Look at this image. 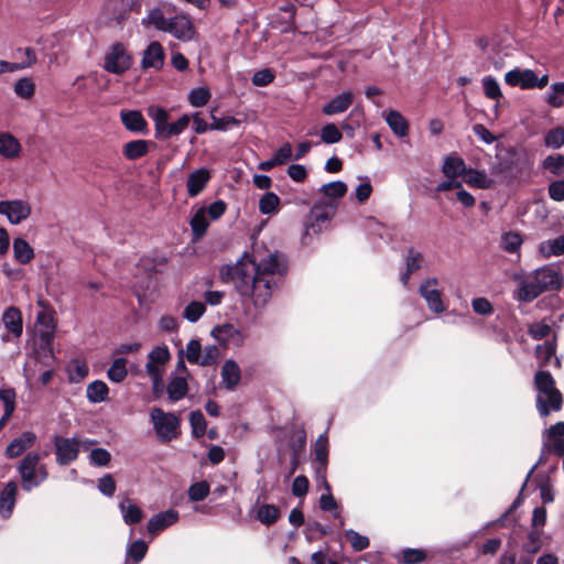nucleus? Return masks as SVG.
Here are the masks:
<instances>
[{"label":"nucleus","instance_id":"obj_56","mask_svg":"<svg viewBox=\"0 0 564 564\" xmlns=\"http://www.w3.org/2000/svg\"><path fill=\"white\" fill-rule=\"evenodd\" d=\"M210 99V93L205 87H198L189 93L188 100L194 107L205 106Z\"/></svg>","mask_w":564,"mask_h":564},{"label":"nucleus","instance_id":"obj_52","mask_svg":"<svg viewBox=\"0 0 564 564\" xmlns=\"http://www.w3.org/2000/svg\"><path fill=\"white\" fill-rule=\"evenodd\" d=\"M347 185L341 181H335L324 184L321 187V192L330 198L343 197L347 193Z\"/></svg>","mask_w":564,"mask_h":564},{"label":"nucleus","instance_id":"obj_21","mask_svg":"<svg viewBox=\"0 0 564 564\" xmlns=\"http://www.w3.org/2000/svg\"><path fill=\"white\" fill-rule=\"evenodd\" d=\"M120 118L127 130L132 132H144L147 130V121L142 113L138 110H123Z\"/></svg>","mask_w":564,"mask_h":564},{"label":"nucleus","instance_id":"obj_55","mask_svg":"<svg viewBox=\"0 0 564 564\" xmlns=\"http://www.w3.org/2000/svg\"><path fill=\"white\" fill-rule=\"evenodd\" d=\"M345 536L355 551H362L369 546V539L354 530L345 531Z\"/></svg>","mask_w":564,"mask_h":564},{"label":"nucleus","instance_id":"obj_26","mask_svg":"<svg viewBox=\"0 0 564 564\" xmlns=\"http://www.w3.org/2000/svg\"><path fill=\"white\" fill-rule=\"evenodd\" d=\"M466 170V164L459 156H447L442 166V171L447 178H455L459 175H464Z\"/></svg>","mask_w":564,"mask_h":564},{"label":"nucleus","instance_id":"obj_18","mask_svg":"<svg viewBox=\"0 0 564 564\" xmlns=\"http://www.w3.org/2000/svg\"><path fill=\"white\" fill-rule=\"evenodd\" d=\"M4 327L13 337L18 338L23 332V322L21 312L17 307L7 308L1 318Z\"/></svg>","mask_w":564,"mask_h":564},{"label":"nucleus","instance_id":"obj_9","mask_svg":"<svg viewBox=\"0 0 564 564\" xmlns=\"http://www.w3.org/2000/svg\"><path fill=\"white\" fill-rule=\"evenodd\" d=\"M165 32L172 34L175 39L188 42L195 39L196 30L188 15L184 13L169 18Z\"/></svg>","mask_w":564,"mask_h":564},{"label":"nucleus","instance_id":"obj_19","mask_svg":"<svg viewBox=\"0 0 564 564\" xmlns=\"http://www.w3.org/2000/svg\"><path fill=\"white\" fill-rule=\"evenodd\" d=\"M316 460L319 464L317 468V474L321 476L322 482L325 486L326 490L329 491V486L325 478L326 465H327V436L322 434L315 442L314 445Z\"/></svg>","mask_w":564,"mask_h":564},{"label":"nucleus","instance_id":"obj_27","mask_svg":"<svg viewBox=\"0 0 564 564\" xmlns=\"http://www.w3.org/2000/svg\"><path fill=\"white\" fill-rule=\"evenodd\" d=\"M149 152V141L134 140L127 142L122 148V153L128 160H138Z\"/></svg>","mask_w":564,"mask_h":564},{"label":"nucleus","instance_id":"obj_45","mask_svg":"<svg viewBox=\"0 0 564 564\" xmlns=\"http://www.w3.org/2000/svg\"><path fill=\"white\" fill-rule=\"evenodd\" d=\"M430 285L431 281L425 280V302L433 312L441 313L444 311L441 293L436 290L429 291L427 288Z\"/></svg>","mask_w":564,"mask_h":564},{"label":"nucleus","instance_id":"obj_4","mask_svg":"<svg viewBox=\"0 0 564 564\" xmlns=\"http://www.w3.org/2000/svg\"><path fill=\"white\" fill-rule=\"evenodd\" d=\"M43 455L31 452L28 453L19 463L18 473L22 480L24 490L30 491L32 488L40 486L48 477L47 468L41 464Z\"/></svg>","mask_w":564,"mask_h":564},{"label":"nucleus","instance_id":"obj_32","mask_svg":"<svg viewBox=\"0 0 564 564\" xmlns=\"http://www.w3.org/2000/svg\"><path fill=\"white\" fill-rule=\"evenodd\" d=\"M523 240L519 232L507 231L501 235L500 247L502 250L509 253L519 252Z\"/></svg>","mask_w":564,"mask_h":564},{"label":"nucleus","instance_id":"obj_57","mask_svg":"<svg viewBox=\"0 0 564 564\" xmlns=\"http://www.w3.org/2000/svg\"><path fill=\"white\" fill-rule=\"evenodd\" d=\"M551 333V326L542 322L532 323L528 327V334L535 340H541L547 337Z\"/></svg>","mask_w":564,"mask_h":564},{"label":"nucleus","instance_id":"obj_47","mask_svg":"<svg viewBox=\"0 0 564 564\" xmlns=\"http://www.w3.org/2000/svg\"><path fill=\"white\" fill-rule=\"evenodd\" d=\"M538 488L543 503H551L554 500V490L551 484V479L547 476L539 475L536 477Z\"/></svg>","mask_w":564,"mask_h":564},{"label":"nucleus","instance_id":"obj_54","mask_svg":"<svg viewBox=\"0 0 564 564\" xmlns=\"http://www.w3.org/2000/svg\"><path fill=\"white\" fill-rule=\"evenodd\" d=\"M343 134L334 123H327L321 130V139L324 143L332 144L341 140Z\"/></svg>","mask_w":564,"mask_h":564},{"label":"nucleus","instance_id":"obj_7","mask_svg":"<svg viewBox=\"0 0 564 564\" xmlns=\"http://www.w3.org/2000/svg\"><path fill=\"white\" fill-rule=\"evenodd\" d=\"M132 65V58L121 43H116L105 54L104 68L112 74H123Z\"/></svg>","mask_w":564,"mask_h":564},{"label":"nucleus","instance_id":"obj_44","mask_svg":"<svg viewBox=\"0 0 564 564\" xmlns=\"http://www.w3.org/2000/svg\"><path fill=\"white\" fill-rule=\"evenodd\" d=\"M542 167L553 175H561L564 173V155H547L542 161Z\"/></svg>","mask_w":564,"mask_h":564},{"label":"nucleus","instance_id":"obj_43","mask_svg":"<svg viewBox=\"0 0 564 564\" xmlns=\"http://www.w3.org/2000/svg\"><path fill=\"white\" fill-rule=\"evenodd\" d=\"M14 93L23 99H31L35 93V84L31 78L23 77L15 82Z\"/></svg>","mask_w":564,"mask_h":564},{"label":"nucleus","instance_id":"obj_39","mask_svg":"<svg viewBox=\"0 0 564 564\" xmlns=\"http://www.w3.org/2000/svg\"><path fill=\"white\" fill-rule=\"evenodd\" d=\"M36 322L42 326V329L39 332V338L44 339L45 336H47L50 339H53L55 325L51 314L46 311L39 312L36 315Z\"/></svg>","mask_w":564,"mask_h":564},{"label":"nucleus","instance_id":"obj_60","mask_svg":"<svg viewBox=\"0 0 564 564\" xmlns=\"http://www.w3.org/2000/svg\"><path fill=\"white\" fill-rule=\"evenodd\" d=\"M189 422L195 436H202L206 431V421L200 411H193L189 415Z\"/></svg>","mask_w":564,"mask_h":564},{"label":"nucleus","instance_id":"obj_1","mask_svg":"<svg viewBox=\"0 0 564 564\" xmlns=\"http://www.w3.org/2000/svg\"><path fill=\"white\" fill-rule=\"evenodd\" d=\"M281 272L279 254L273 252L260 259L245 256L237 263L223 267L220 278L231 281L243 301L256 308H263L278 288L276 276Z\"/></svg>","mask_w":564,"mask_h":564},{"label":"nucleus","instance_id":"obj_61","mask_svg":"<svg viewBox=\"0 0 564 564\" xmlns=\"http://www.w3.org/2000/svg\"><path fill=\"white\" fill-rule=\"evenodd\" d=\"M202 346L196 339H192L186 346V359L191 364L200 365Z\"/></svg>","mask_w":564,"mask_h":564},{"label":"nucleus","instance_id":"obj_11","mask_svg":"<svg viewBox=\"0 0 564 564\" xmlns=\"http://www.w3.org/2000/svg\"><path fill=\"white\" fill-rule=\"evenodd\" d=\"M165 53L163 46L154 41L143 52L141 65L143 68L161 69L164 65Z\"/></svg>","mask_w":564,"mask_h":564},{"label":"nucleus","instance_id":"obj_38","mask_svg":"<svg viewBox=\"0 0 564 564\" xmlns=\"http://www.w3.org/2000/svg\"><path fill=\"white\" fill-rule=\"evenodd\" d=\"M543 143L546 148L557 150L564 145V128L557 126L550 129L543 138Z\"/></svg>","mask_w":564,"mask_h":564},{"label":"nucleus","instance_id":"obj_46","mask_svg":"<svg viewBox=\"0 0 564 564\" xmlns=\"http://www.w3.org/2000/svg\"><path fill=\"white\" fill-rule=\"evenodd\" d=\"M481 84H482V88H484V94L487 98L492 99V100H498L499 98L502 97V93H501L499 83L497 82V79L495 77H492L490 75L485 76L481 79Z\"/></svg>","mask_w":564,"mask_h":564},{"label":"nucleus","instance_id":"obj_14","mask_svg":"<svg viewBox=\"0 0 564 564\" xmlns=\"http://www.w3.org/2000/svg\"><path fill=\"white\" fill-rule=\"evenodd\" d=\"M178 520V513L175 510H167L153 516L147 525L148 532L152 535L171 527Z\"/></svg>","mask_w":564,"mask_h":564},{"label":"nucleus","instance_id":"obj_31","mask_svg":"<svg viewBox=\"0 0 564 564\" xmlns=\"http://www.w3.org/2000/svg\"><path fill=\"white\" fill-rule=\"evenodd\" d=\"M109 389L107 384L101 380L93 381L88 384L86 394L90 402L99 403L104 402L108 398Z\"/></svg>","mask_w":564,"mask_h":564},{"label":"nucleus","instance_id":"obj_6","mask_svg":"<svg viewBox=\"0 0 564 564\" xmlns=\"http://www.w3.org/2000/svg\"><path fill=\"white\" fill-rule=\"evenodd\" d=\"M0 215L11 225H20L31 217L32 204L22 198L0 200Z\"/></svg>","mask_w":564,"mask_h":564},{"label":"nucleus","instance_id":"obj_23","mask_svg":"<svg viewBox=\"0 0 564 564\" xmlns=\"http://www.w3.org/2000/svg\"><path fill=\"white\" fill-rule=\"evenodd\" d=\"M35 359L44 367H53L55 364V356L53 350V339L45 336L44 339H40L39 347L34 351Z\"/></svg>","mask_w":564,"mask_h":564},{"label":"nucleus","instance_id":"obj_51","mask_svg":"<svg viewBox=\"0 0 564 564\" xmlns=\"http://www.w3.org/2000/svg\"><path fill=\"white\" fill-rule=\"evenodd\" d=\"M280 198L272 192L265 193L259 200V209L262 214H271L276 212Z\"/></svg>","mask_w":564,"mask_h":564},{"label":"nucleus","instance_id":"obj_28","mask_svg":"<svg viewBox=\"0 0 564 564\" xmlns=\"http://www.w3.org/2000/svg\"><path fill=\"white\" fill-rule=\"evenodd\" d=\"M539 252L544 258L564 254V236L543 241L539 246Z\"/></svg>","mask_w":564,"mask_h":564},{"label":"nucleus","instance_id":"obj_62","mask_svg":"<svg viewBox=\"0 0 564 564\" xmlns=\"http://www.w3.org/2000/svg\"><path fill=\"white\" fill-rule=\"evenodd\" d=\"M148 545L144 541H134L128 549V556L134 562H140L147 554Z\"/></svg>","mask_w":564,"mask_h":564},{"label":"nucleus","instance_id":"obj_25","mask_svg":"<svg viewBox=\"0 0 564 564\" xmlns=\"http://www.w3.org/2000/svg\"><path fill=\"white\" fill-rule=\"evenodd\" d=\"M21 144L10 133L0 134V154L6 159H14L20 154Z\"/></svg>","mask_w":564,"mask_h":564},{"label":"nucleus","instance_id":"obj_42","mask_svg":"<svg viewBox=\"0 0 564 564\" xmlns=\"http://www.w3.org/2000/svg\"><path fill=\"white\" fill-rule=\"evenodd\" d=\"M280 517L279 509L273 505H262L257 511V519L265 524H273Z\"/></svg>","mask_w":564,"mask_h":564},{"label":"nucleus","instance_id":"obj_2","mask_svg":"<svg viewBox=\"0 0 564 564\" xmlns=\"http://www.w3.org/2000/svg\"><path fill=\"white\" fill-rule=\"evenodd\" d=\"M563 278L553 264L535 269L530 276L521 281L516 299L520 302H531L547 291L561 289Z\"/></svg>","mask_w":564,"mask_h":564},{"label":"nucleus","instance_id":"obj_16","mask_svg":"<svg viewBox=\"0 0 564 564\" xmlns=\"http://www.w3.org/2000/svg\"><path fill=\"white\" fill-rule=\"evenodd\" d=\"M221 384L227 390H235L241 379V370L238 364L231 359L226 360L220 371Z\"/></svg>","mask_w":564,"mask_h":564},{"label":"nucleus","instance_id":"obj_48","mask_svg":"<svg viewBox=\"0 0 564 564\" xmlns=\"http://www.w3.org/2000/svg\"><path fill=\"white\" fill-rule=\"evenodd\" d=\"M542 547L541 532L531 530L527 535V541L522 545L523 552L529 555L538 553Z\"/></svg>","mask_w":564,"mask_h":564},{"label":"nucleus","instance_id":"obj_10","mask_svg":"<svg viewBox=\"0 0 564 564\" xmlns=\"http://www.w3.org/2000/svg\"><path fill=\"white\" fill-rule=\"evenodd\" d=\"M149 360L145 365L148 376L163 375L164 366L170 360L171 354L166 346H159L152 349L148 356Z\"/></svg>","mask_w":564,"mask_h":564},{"label":"nucleus","instance_id":"obj_58","mask_svg":"<svg viewBox=\"0 0 564 564\" xmlns=\"http://www.w3.org/2000/svg\"><path fill=\"white\" fill-rule=\"evenodd\" d=\"M209 494V485L206 481H199L189 487L188 496L192 501H202Z\"/></svg>","mask_w":564,"mask_h":564},{"label":"nucleus","instance_id":"obj_41","mask_svg":"<svg viewBox=\"0 0 564 564\" xmlns=\"http://www.w3.org/2000/svg\"><path fill=\"white\" fill-rule=\"evenodd\" d=\"M556 340L555 337L552 340H546L544 344H540L535 347V356L541 360L542 365H546L555 356Z\"/></svg>","mask_w":564,"mask_h":564},{"label":"nucleus","instance_id":"obj_5","mask_svg":"<svg viewBox=\"0 0 564 564\" xmlns=\"http://www.w3.org/2000/svg\"><path fill=\"white\" fill-rule=\"evenodd\" d=\"M150 415L155 433L162 442L171 441L177 435L180 420L176 415L173 413H165L160 408H153Z\"/></svg>","mask_w":564,"mask_h":564},{"label":"nucleus","instance_id":"obj_24","mask_svg":"<svg viewBox=\"0 0 564 564\" xmlns=\"http://www.w3.org/2000/svg\"><path fill=\"white\" fill-rule=\"evenodd\" d=\"M464 182L471 187L479 189H488L492 186L494 181L489 178L485 171L476 169H467L464 174Z\"/></svg>","mask_w":564,"mask_h":564},{"label":"nucleus","instance_id":"obj_33","mask_svg":"<svg viewBox=\"0 0 564 564\" xmlns=\"http://www.w3.org/2000/svg\"><path fill=\"white\" fill-rule=\"evenodd\" d=\"M564 82L553 83L545 94V101L553 108H561L564 106Z\"/></svg>","mask_w":564,"mask_h":564},{"label":"nucleus","instance_id":"obj_50","mask_svg":"<svg viewBox=\"0 0 564 564\" xmlns=\"http://www.w3.org/2000/svg\"><path fill=\"white\" fill-rule=\"evenodd\" d=\"M67 372H68V380L70 382H80L82 380H84L87 377L88 367L86 364H84L79 360H74L68 366Z\"/></svg>","mask_w":564,"mask_h":564},{"label":"nucleus","instance_id":"obj_17","mask_svg":"<svg viewBox=\"0 0 564 564\" xmlns=\"http://www.w3.org/2000/svg\"><path fill=\"white\" fill-rule=\"evenodd\" d=\"M212 175L207 169H198L192 172L186 182L187 193L191 197H195L203 192Z\"/></svg>","mask_w":564,"mask_h":564},{"label":"nucleus","instance_id":"obj_15","mask_svg":"<svg viewBox=\"0 0 564 564\" xmlns=\"http://www.w3.org/2000/svg\"><path fill=\"white\" fill-rule=\"evenodd\" d=\"M352 101L354 94L351 91H343L324 105L322 111L327 116L343 113L352 105Z\"/></svg>","mask_w":564,"mask_h":564},{"label":"nucleus","instance_id":"obj_29","mask_svg":"<svg viewBox=\"0 0 564 564\" xmlns=\"http://www.w3.org/2000/svg\"><path fill=\"white\" fill-rule=\"evenodd\" d=\"M119 508L121 510L123 521L127 524L138 523L143 518L142 510L129 499L121 501L119 503Z\"/></svg>","mask_w":564,"mask_h":564},{"label":"nucleus","instance_id":"obj_53","mask_svg":"<svg viewBox=\"0 0 564 564\" xmlns=\"http://www.w3.org/2000/svg\"><path fill=\"white\" fill-rule=\"evenodd\" d=\"M206 307L202 302L193 301L185 308L183 316L191 323L197 322L205 313Z\"/></svg>","mask_w":564,"mask_h":564},{"label":"nucleus","instance_id":"obj_40","mask_svg":"<svg viewBox=\"0 0 564 564\" xmlns=\"http://www.w3.org/2000/svg\"><path fill=\"white\" fill-rule=\"evenodd\" d=\"M127 375V360L124 358L115 359L107 371L109 380L116 383L122 382L126 379Z\"/></svg>","mask_w":564,"mask_h":564},{"label":"nucleus","instance_id":"obj_13","mask_svg":"<svg viewBox=\"0 0 564 564\" xmlns=\"http://www.w3.org/2000/svg\"><path fill=\"white\" fill-rule=\"evenodd\" d=\"M212 335L220 343L225 345L240 346L243 343V335L238 328L231 324H224L215 327L212 330Z\"/></svg>","mask_w":564,"mask_h":564},{"label":"nucleus","instance_id":"obj_59","mask_svg":"<svg viewBox=\"0 0 564 564\" xmlns=\"http://www.w3.org/2000/svg\"><path fill=\"white\" fill-rule=\"evenodd\" d=\"M210 117L213 119V123L210 124V130H227L229 127L238 126L240 121L235 117H224L217 118L214 115V110L210 112Z\"/></svg>","mask_w":564,"mask_h":564},{"label":"nucleus","instance_id":"obj_35","mask_svg":"<svg viewBox=\"0 0 564 564\" xmlns=\"http://www.w3.org/2000/svg\"><path fill=\"white\" fill-rule=\"evenodd\" d=\"M209 226L206 218V209L199 208L191 219V227L196 239L202 238Z\"/></svg>","mask_w":564,"mask_h":564},{"label":"nucleus","instance_id":"obj_12","mask_svg":"<svg viewBox=\"0 0 564 564\" xmlns=\"http://www.w3.org/2000/svg\"><path fill=\"white\" fill-rule=\"evenodd\" d=\"M36 441V435L31 431L23 432L20 436L12 440L6 448V456L15 458L31 448Z\"/></svg>","mask_w":564,"mask_h":564},{"label":"nucleus","instance_id":"obj_8","mask_svg":"<svg viewBox=\"0 0 564 564\" xmlns=\"http://www.w3.org/2000/svg\"><path fill=\"white\" fill-rule=\"evenodd\" d=\"M53 443L55 446L56 462L59 465H68L74 462L79 452V446L84 444L77 437H63L59 435L54 436Z\"/></svg>","mask_w":564,"mask_h":564},{"label":"nucleus","instance_id":"obj_20","mask_svg":"<svg viewBox=\"0 0 564 564\" xmlns=\"http://www.w3.org/2000/svg\"><path fill=\"white\" fill-rule=\"evenodd\" d=\"M18 487L17 484L10 481L6 485L3 490L0 492V514L3 518H9L15 505Z\"/></svg>","mask_w":564,"mask_h":564},{"label":"nucleus","instance_id":"obj_34","mask_svg":"<svg viewBox=\"0 0 564 564\" xmlns=\"http://www.w3.org/2000/svg\"><path fill=\"white\" fill-rule=\"evenodd\" d=\"M166 391L171 401H178L187 393V382L183 377H175L169 382Z\"/></svg>","mask_w":564,"mask_h":564},{"label":"nucleus","instance_id":"obj_22","mask_svg":"<svg viewBox=\"0 0 564 564\" xmlns=\"http://www.w3.org/2000/svg\"><path fill=\"white\" fill-rule=\"evenodd\" d=\"M12 249L15 261L21 264H28L34 259V250L24 238H14Z\"/></svg>","mask_w":564,"mask_h":564},{"label":"nucleus","instance_id":"obj_63","mask_svg":"<svg viewBox=\"0 0 564 564\" xmlns=\"http://www.w3.org/2000/svg\"><path fill=\"white\" fill-rule=\"evenodd\" d=\"M471 307L479 315H490L494 312L492 304L486 297H475L471 300Z\"/></svg>","mask_w":564,"mask_h":564},{"label":"nucleus","instance_id":"obj_49","mask_svg":"<svg viewBox=\"0 0 564 564\" xmlns=\"http://www.w3.org/2000/svg\"><path fill=\"white\" fill-rule=\"evenodd\" d=\"M191 119L192 118L189 115H183L175 122L169 123L162 139H169L171 137L181 134L185 129H187Z\"/></svg>","mask_w":564,"mask_h":564},{"label":"nucleus","instance_id":"obj_3","mask_svg":"<svg viewBox=\"0 0 564 564\" xmlns=\"http://www.w3.org/2000/svg\"><path fill=\"white\" fill-rule=\"evenodd\" d=\"M536 389V409L542 417H546L551 411H560L563 397L555 388V381L549 371L540 370L534 376Z\"/></svg>","mask_w":564,"mask_h":564},{"label":"nucleus","instance_id":"obj_37","mask_svg":"<svg viewBox=\"0 0 564 564\" xmlns=\"http://www.w3.org/2000/svg\"><path fill=\"white\" fill-rule=\"evenodd\" d=\"M386 121L397 135L404 137L406 134L408 123L400 112L389 111L386 116Z\"/></svg>","mask_w":564,"mask_h":564},{"label":"nucleus","instance_id":"obj_64","mask_svg":"<svg viewBox=\"0 0 564 564\" xmlns=\"http://www.w3.org/2000/svg\"><path fill=\"white\" fill-rule=\"evenodd\" d=\"M549 195L555 202L564 200V181H554L549 185Z\"/></svg>","mask_w":564,"mask_h":564},{"label":"nucleus","instance_id":"obj_36","mask_svg":"<svg viewBox=\"0 0 564 564\" xmlns=\"http://www.w3.org/2000/svg\"><path fill=\"white\" fill-rule=\"evenodd\" d=\"M169 19L165 18L160 8H153L149 11L148 15L142 19L143 25H153L156 30L165 32Z\"/></svg>","mask_w":564,"mask_h":564},{"label":"nucleus","instance_id":"obj_30","mask_svg":"<svg viewBox=\"0 0 564 564\" xmlns=\"http://www.w3.org/2000/svg\"><path fill=\"white\" fill-rule=\"evenodd\" d=\"M149 115L154 121L156 138L162 139L166 127L169 126V113L161 107L149 108Z\"/></svg>","mask_w":564,"mask_h":564}]
</instances>
